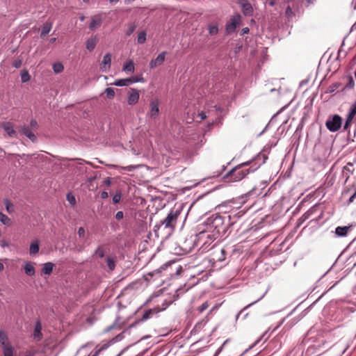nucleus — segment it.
<instances>
[{
	"mask_svg": "<svg viewBox=\"0 0 356 356\" xmlns=\"http://www.w3.org/2000/svg\"><path fill=\"white\" fill-rule=\"evenodd\" d=\"M231 223V222H227V216L213 213L200 225L201 230L199 232V237L202 239L209 238L210 241L216 240L225 234Z\"/></svg>",
	"mask_w": 356,
	"mask_h": 356,
	"instance_id": "f257e3e1",
	"label": "nucleus"
},
{
	"mask_svg": "<svg viewBox=\"0 0 356 356\" xmlns=\"http://www.w3.org/2000/svg\"><path fill=\"white\" fill-rule=\"evenodd\" d=\"M266 160V155L260 154L252 161L244 162L233 168L224 175L223 178L229 183L240 181L249 173L257 170Z\"/></svg>",
	"mask_w": 356,
	"mask_h": 356,
	"instance_id": "f03ea898",
	"label": "nucleus"
},
{
	"mask_svg": "<svg viewBox=\"0 0 356 356\" xmlns=\"http://www.w3.org/2000/svg\"><path fill=\"white\" fill-rule=\"evenodd\" d=\"M310 330L307 334L305 342L309 343L307 352L310 354L321 355L332 343V333L331 331L322 330L316 334Z\"/></svg>",
	"mask_w": 356,
	"mask_h": 356,
	"instance_id": "7ed1b4c3",
	"label": "nucleus"
},
{
	"mask_svg": "<svg viewBox=\"0 0 356 356\" xmlns=\"http://www.w3.org/2000/svg\"><path fill=\"white\" fill-rule=\"evenodd\" d=\"M180 214L181 210L171 209L167 216L154 226V232L156 236H159L160 234H171L175 229Z\"/></svg>",
	"mask_w": 356,
	"mask_h": 356,
	"instance_id": "20e7f679",
	"label": "nucleus"
},
{
	"mask_svg": "<svg viewBox=\"0 0 356 356\" xmlns=\"http://www.w3.org/2000/svg\"><path fill=\"white\" fill-rule=\"evenodd\" d=\"M135 327V324L130 325L127 329H125L122 332L120 333L114 338H113L108 343L104 344L101 348L96 350L95 353L92 356H98L99 354L104 350L108 348L111 344H113L116 342L120 341L124 337V334L128 333L130 334L131 329Z\"/></svg>",
	"mask_w": 356,
	"mask_h": 356,
	"instance_id": "39448f33",
	"label": "nucleus"
},
{
	"mask_svg": "<svg viewBox=\"0 0 356 356\" xmlns=\"http://www.w3.org/2000/svg\"><path fill=\"white\" fill-rule=\"evenodd\" d=\"M341 124L342 118L339 115L330 116L325 123L327 129L332 132L337 131L341 128Z\"/></svg>",
	"mask_w": 356,
	"mask_h": 356,
	"instance_id": "423d86ee",
	"label": "nucleus"
},
{
	"mask_svg": "<svg viewBox=\"0 0 356 356\" xmlns=\"http://www.w3.org/2000/svg\"><path fill=\"white\" fill-rule=\"evenodd\" d=\"M245 214V212L242 210L238 209H232L229 214L226 215L224 214L223 216H227V222H231V225H233L238 219H239L241 217H242Z\"/></svg>",
	"mask_w": 356,
	"mask_h": 356,
	"instance_id": "0eeeda50",
	"label": "nucleus"
},
{
	"mask_svg": "<svg viewBox=\"0 0 356 356\" xmlns=\"http://www.w3.org/2000/svg\"><path fill=\"white\" fill-rule=\"evenodd\" d=\"M160 102L158 99H153L149 103V111L148 115L152 119H156L159 114Z\"/></svg>",
	"mask_w": 356,
	"mask_h": 356,
	"instance_id": "6e6552de",
	"label": "nucleus"
},
{
	"mask_svg": "<svg viewBox=\"0 0 356 356\" xmlns=\"http://www.w3.org/2000/svg\"><path fill=\"white\" fill-rule=\"evenodd\" d=\"M238 3L241 7L244 15L252 16L253 15V8L248 0H238Z\"/></svg>",
	"mask_w": 356,
	"mask_h": 356,
	"instance_id": "1a4fd4ad",
	"label": "nucleus"
},
{
	"mask_svg": "<svg viewBox=\"0 0 356 356\" xmlns=\"http://www.w3.org/2000/svg\"><path fill=\"white\" fill-rule=\"evenodd\" d=\"M138 81H143V78L136 79L134 77H130V78L123 79H117L113 83V85H115L116 86L122 87V86H129L130 84H132L134 83H136Z\"/></svg>",
	"mask_w": 356,
	"mask_h": 356,
	"instance_id": "9d476101",
	"label": "nucleus"
},
{
	"mask_svg": "<svg viewBox=\"0 0 356 356\" xmlns=\"http://www.w3.org/2000/svg\"><path fill=\"white\" fill-rule=\"evenodd\" d=\"M138 90L135 88H130L128 93L127 102L129 105H135L139 100Z\"/></svg>",
	"mask_w": 356,
	"mask_h": 356,
	"instance_id": "9b49d317",
	"label": "nucleus"
},
{
	"mask_svg": "<svg viewBox=\"0 0 356 356\" xmlns=\"http://www.w3.org/2000/svg\"><path fill=\"white\" fill-rule=\"evenodd\" d=\"M241 22V15H234L230 23L227 24L226 26V32L227 33H231L235 31L236 26L239 24Z\"/></svg>",
	"mask_w": 356,
	"mask_h": 356,
	"instance_id": "f8f14e48",
	"label": "nucleus"
},
{
	"mask_svg": "<svg viewBox=\"0 0 356 356\" xmlns=\"http://www.w3.org/2000/svg\"><path fill=\"white\" fill-rule=\"evenodd\" d=\"M266 184L265 182H262L259 186L253 187L249 192L247 193L246 196L248 197H255L261 195L262 190L266 187Z\"/></svg>",
	"mask_w": 356,
	"mask_h": 356,
	"instance_id": "ddd939ff",
	"label": "nucleus"
},
{
	"mask_svg": "<svg viewBox=\"0 0 356 356\" xmlns=\"http://www.w3.org/2000/svg\"><path fill=\"white\" fill-rule=\"evenodd\" d=\"M165 51H162L160 53L155 59H153L150 61L149 67L151 69H154L158 66L161 65L165 60Z\"/></svg>",
	"mask_w": 356,
	"mask_h": 356,
	"instance_id": "4468645a",
	"label": "nucleus"
},
{
	"mask_svg": "<svg viewBox=\"0 0 356 356\" xmlns=\"http://www.w3.org/2000/svg\"><path fill=\"white\" fill-rule=\"evenodd\" d=\"M22 133L29 138L31 141L35 142L37 140V137L32 132L31 128L28 125H23L21 127Z\"/></svg>",
	"mask_w": 356,
	"mask_h": 356,
	"instance_id": "2eb2a0df",
	"label": "nucleus"
},
{
	"mask_svg": "<svg viewBox=\"0 0 356 356\" xmlns=\"http://www.w3.org/2000/svg\"><path fill=\"white\" fill-rule=\"evenodd\" d=\"M355 115L356 111H354L351 107H350L348 114L346 115L345 124L343 125V130L346 131L349 129Z\"/></svg>",
	"mask_w": 356,
	"mask_h": 356,
	"instance_id": "dca6fc26",
	"label": "nucleus"
},
{
	"mask_svg": "<svg viewBox=\"0 0 356 356\" xmlns=\"http://www.w3.org/2000/svg\"><path fill=\"white\" fill-rule=\"evenodd\" d=\"M353 226H343V227H337L335 229V234L339 237H344L348 235V233L352 229Z\"/></svg>",
	"mask_w": 356,
	"mask_h": 356,
	"instance_id": "f3484780",
	"label": "nucleus"
},
{
	"mask_svg": "<svg viewBox=\"0 0 356 356\" xmlns=\"http://www.w3.org/2000/svg\"><path fill=\"white\" fill-rule=\"evenodd\" d=\"M111 54L107 53L104 55L103 60L101 63V70L102 72H106L107 69L111 67Z\"/></svg>",
	"mask_w": 356,
	"mask_h": 356,
	"instance_id": "a211bd4d",
	"label": "nucleus"
},
{
	"mask_svg": "<svg viewBox=\"0 0 356 356\" xmlns=\"http://www.w3.org/2000/svg\"><path fill=\"white\" fill-rule=\"evenodd\" d=\"M2 127L10 137H11V138L17 137V133H16L15 130L14 129V127L12 124V123H10L9 122H4L2 124Z\"/></svg>",
	"mask_w": 356,
	"mask_h": 356,
	"instance_id": "6ab92c4d",
	"label": "nucleus"
},
{
	"mask_svg": "<svg viewBox=\"0 0 356 356\" xmlns=\"http://www.w3.org/2000/svg\"><path fill=\"white\" fill-rule=\"evenodd\" d=\"M225 260V250L224 249H220L219 251L216 252L213 257L209 260L210 262L213 264L217 261H224Z\"/></svg>",
	"mask_w": 356,
	"mask_h": 356,
	"instance_id": "aec40b11",
	"label": "nucleus"
},
{
	"mask_svg": "<svg viewBox=\"0 0 356 356\" xmlns=\"http://www.w3.org/2000/svg\"><path fill=\"white\" fill-rule=\"evenodd\" d=\"M33 338L37 340L40 341L42 337V325L39 321H37L35 324L34 331H33Z\"/></svg>",
	"mask_w": 356,
	"mask_h": 356,
	"instance_id": "412c9836",
	"label": "nucleus"
},
{
	"mask_svg": "<svg viewBox=\"0 0 356 356\" xmlns=\"http://www.w3.org/2000/svg\"><path fill=\"white\" fill-rule=\"evenodd\" d=\"M102 19L100 15H95L91 20L89 28L91 30H95L102 24Z\"/></svg>",
	"mask_w": 356,
	"mask_h": 356,
	"instance_id": "4be33fe9",
	"label": "nucleus"
},
{
	"mask_svg": "<svg viewBox=\"0 0 356 356\" xmlns=\"http://www.w3.org/2000/svg\"><path fill=\"white\" fill-rule=\"evenodd\" d=\"M54 264L51 262H47L43 264L42 273L44 275H49L54 269Z\"/></svg>",
	"mask_w": 356,
	"mask_h": 356,
	"instance_id": "5701e85b",
	"label": "nucleus"
},
{
	"mask_svg": "<svg viewBox=\"0 0 356 356\" xmlns=\"http://www.w3.org/2000/svg\"><path fill=\"white\" fill-rule=\"evenodd\" d=\"M52 28V23L47 22L44 24L42 26V29L40 33V37L44 38L51 31Z\"/></svg>",
	"mask_w": 356,
	"mask_h": 356,
	"instance_id": "b1692460",
	"label": "nucleus"
},
{
	"mask_svg": "<svg viewBox=\"0 0 356 356\" xmlns=\"http://www.w3.org/2000/svg\"><path fill=\"white\" fill-rule=\"evenodd\" d=\"M134 70H135V67H134V62L132 60H129L127 61L124 65V67H123V70L126 72V73H133L134 72Z\"/></svg>",
	"mask_w": 356,
	"mask_h": 356,
	"instance_id": "393cba45",
	"label": "nucleus"
},
{
	"mask_svg": "<svg viewBox=\"0 0 356 356\" xmlns=\"http://www.w3.org/2000/svg\"><path fill=\"white\" fill-rule=\"evenodd\" d=\"M152 314V309H147L146 310L144 314H143V316L140 319L136 321L133 324H135V326L141 322H143L145 321H147V319L150 318Z\"/></svg>",
	"mask_w": 356,
	"mask_h": 356,
	"instance_id": "a878e982",
	"label": "nucleus"
},
{
	"mask_svg": "<svg viewBox=\"0 0 356 356\" xmlns=\"http://www.w3.org/2000/svg\"><path fill=\"white\" fill-rule=\"evenodd\" d=\"M105 256V250L102 245H99L95 250L92 257L97 258H103Z\"/></svg>",
	"mask_w": 356,
	"mask_h": 356,
	"instance_id": "bb28decb",
	"label": "nucleus"
},
{
	"mask_svg": "<svg viewBox=\"0 0 356 356\" xmlns=\"http://www.w3.org/2000/svg\"><path fill=\"white\" fill-rule=\"evenodd\" d=\"M24 271L26 275L33 276L35 275V268L31 262H27L24 265Z\"/></svg>",
	"mask_w": 356,
	"mask_h": 356,
	"instance_id": "cd10ccee",
	"label": "nucleus"
},
{
	"mask_svg": "<svg viewBox=\"0 0 356 356\" xmlns=\"http://www.w3.org/2000/svg\"><path fill=\"white\" fill-rule=\"evenodd\" d=\"M39 242L35 241L31 243L29 248L30 254H35L39 252Z\"/></svg>",
	"mask_w": 356,
	"mask_h": 356,
	"instance_id": "c85d7f7f",
	"label": "nucleus"
},
{
	"mask_svg": "<svg viewBox=\"0 0 356 356\" xmlns=\"http://www.w3.org/2000/svg\"><path fill=\"white\" fill-rule=\"evenodd\" d=\"M197 240L200 243H202V246L207 249L215 240H211L209 238H205L204 239L200 238L199 237V233L197 234Z\"/></svg>",
	"mask_w": 356,
	"mask_h": 356,
	"instance_id": "c756f323",
	"label": "nucleus"
},
{
	"mask_svg": "<svg viewBox=\"0 0 356 356\" xmlns=\"http://www.w3.org/2000/svg\"><path fill=\"white\" fill-rule=\"evenodd\" d=\"M97 44V40L95 38H91L88 39L86 42V48L88 51H92Z\"/></svg>",
	"mask_w": 356,
	"mask_h": 356,
	"instance_id": "7c9ffc66",
	"label": "nucleus"
},
{
	"mask_svg": "<svg viewBox=\"0 0 356 356\" xmlns=\"http://www.w3.org/2000/svg\"><path fill=\"white\" fill-rule=\"evenodd\" d=\"M106 261L109 270H114L115 268V261L114 259L111 257H107L106 258Z\"/></svg>",
	"mask_w": 356,
	"mask_h": 356,
	"instance_id": "2f4dec72",
	"label": "nucleus"
},
{
	"mask_svg": "<svg viewBox=\"0 0 356 356\" xmlns=\"http://www.w3.org/2000/svg\"><path fill=\"white\" fill-rule=\"evenodd\" d=\"M208 31L210 35H216L218 33V26L217 24H211L208 26Z\"/></svg>",
	"mask_w": 356,
	"mask_h": 356,
	"instance_id": "473e14b6",
	"label": "nucleus"
},
{
	"mask_svg": "<svg viewBox=\"0 0 356 356\" xmlns=\"http://www.w3.org/2000/svg\"><path fill=\"white\" fill-rule=\"evenodd\" d=\"M354 86H355V81L353 80V76H349L348 77V83H346V85L343 87V90H350V89H353L354 88Z\"/></svg>",
	"mask_w": 356,
	"mask_h": 356,
	"instance_id": "72a5a7b5",
	"label": "nucleus"
},
{
	"mask_svg": "<svg viewBox=\"0 0 356 356\" xmlns=\"http://www.w3.org/2000/svg\"><path fill=\"white\" fill-rule=\"evenodd\" d=\"M4 356H13V349L10 345H7L3 347Z\"/></svg>",
	"mask_w": 356,
	"mask_h": 356,
	"instance_id": "f704fd0d",
	"label": "nucleus"
},
{
	"mask_svg": "<svg viewBox=\"0 0 356 356\" xmlns=\"http://www.w3.org/2000/svg\"><path fill=\"white\" fill-rule=\"evenodd\" d=\"M0 222L5 225H10V219L1 212H0Z\"/></svg>",
	"mask_w": 356,
	"mask_h": 356,
	"instance_id": "c9c22d12",
	"label": "nucleus"
},
{
	"mask_svg": "<svg viewBox=\"0 0 356 356\" xmlns=\"http://www.w3.org/2000/svg\"><path fill=\"white\" fill-rule=\"evenodd\" d=\"M146 41V32L143 31L138 33L137 42L138 44H143Z\"/></svg>",
	"mask_w": 356,
	"mask_h": 356,
	"instance_id": "e433bc0d",
	"label": "nucleus"
},
{
	"mask_svg": "<svg viewBox=\"0 0 356 356\" xmlns=\"http://www.w3.org/2000/svg\"><path fill=\"white\" fill-rule=\"evenodd\" d=\"M268 334V331L265 332L257 340L254 341V343L250 347V348H253L257 346L261 341L264 340L266 341L267 339L269 337V335L266 337Z\"/></svg>",
	"mask_w": 356,
	"mask_h": 356,
	"instance_id": "4c0bfd02",
	"label": "nucleus"
},
{
	"mask_svg": "<svg viewBox=\"0 0 356 356\" xmlns=\"http://www.w3.org/2000/svg\"><path fill=\"white\" fill-rule=\"evenodd\" d=\"M316 209L315 207L310 208L307 211H306L302 216L303 220L308 219L316 211Z\"/></svg>",
	"mask_w": 356,
	"mask_h": 356,
	"instance_id": "58836bf2",
	"label": "nucleus"
},
{
	"mask_svg": "<svg viewBox=\"0 0 356 356\" xmlns=\"http://www.w3.org/2000/svg\"><path fill=\"white\" fill-rule=\"evenodd\" d=\"M63 65L60 63H54L53 65V70L55 73H60L61 72H63Z\"/></svg>",
	"mask_w": 356,
	"mask_h": 356,
	"instance_id": "ea45409f",
	"label": "nucleus"
},
{
	"mask_svg": "<svg viewBox=\"0 0 356 356\" xmlns=\"http://www.w3.org/2000/svg\"><path fill=\"white\" fill-rule=\"evenodd\" d=\"M7 339L6 334L4 332L0 331V344H1L3 347L8 345L6 343Z\"/></svg>",
	"mask_w": 356,
	"mask_h": 356,
	"instance_id": "a19ab883",
	"label": "nucleus"
},
{
	"mask_svg": "<svg viewBox=\"0 0 356 356\" xmlns=\"http://www.w3.org/2000/svg\"><path fill=\"white\" fill-rule=\"evenodd\" d=\"M121 198H122V193L120 191H118L113 196V202L114 204H118L120 202Z\"/></svg>",
	"mask_w": 356,
	"mask_h": 356,
	"instance_id": "79ce46f5",
	"label": "nucleus"
},
{
	"mask_svg": "<svg viewBox=\"0 0 356 356\" xmlns=\"http://www.w3.org/2000/svg\"><path fill=\"white\" fill-rule=\"evenodd\" d=\"M105 93L106 95V97L108 99H113L115 96V91L114 89L112 88H107L105 90Z\"/></svg>",
	"mask_w": 356,
	"mask_h": 356,
	"instance_id": "37998d69",
	"label": "nucleus"
},
{
	"mask_svg": "<svg viewBox=\"0 0 356 356\" xmlns=\"http://www.w3.org/2000/svg\"><path fill=\"white\" fill-rule=\"evenodd\" d=\"M209 307V304L208 301L204 302L202 303L200 307L197 308V310L199 312V313L202 314L203 313L208 307Z\"/></svg>",
	"mask_w": 356,
	"mask_h": 356,
	"instance_id": "c03bdc74",
	"label": "nucleus"
},
{
	"mask_svg": "<svg viewBox=\"0 0 356 356\" xmlns=\"http://www.w3.org/2000/svg\"><path fill=\"white\" fill-rule=\"evenodd\" d=\"M31 79V76L27 71L24 72L21 74V80L22 83L28 82Z\"/></svg>",
	"mask_w": 356,
	"mask_h": 356,
	"instance_id": "a18cd8bd",
	"label": "nucleus"
},
{
	"mask_svg": "<svg viewBox=\"0 0 356 356\" xmlns=\"http://www.w3.org/2000/svg\"><path fill=\"white\" fill-rule=\"evenodd\" d=\"M136 26L134 24H130L126 32L127 35H131L136 30Z\"/></svg>",
	"mask_w": 356,
	"mask_h": 356,
	"instance_id": "49530a36",
	"label": "nucleus"
},
{
	"mask_svg": "<svg viewBox=\"0 0 356 356\" xmlns=\"http://www.w3.org/2000/svg\"><path fill=\"white\" fill-rule=\"evenodd\" d=\"M285 15L288 18H291L294 15V13L290 6H288L285 11Z\"/></svg>",
	"mask_w": 356,
	"mask_h": 356,
	"instance_id": "de8ad7c7",
	"label": "nucleus"
},
{
	"mask_svg": "<svg viewBox=\"0 0 356 356\" xmlns=\"http://www.w3.org/2000/svg\"><path fill=\"white\" fill-rule=\"evenodd\" d=\"M67 200L72 205H74L76 204L75 197L70 193L67 195Z\"/></svg>",
	"mask_w": 356,
	"mask_h": 356,
	"instance_id": "09e8293b",
	"label": "nucleus"
},
{
	"mask_svg": "<svg viewBox=\"0 0 356 356\" xmlns=\"http://www.w3.org/2000/svg\"><path fill=\"white\" fill-rule=\"evenodd\" d=\"M31 129H37L38 125V122L37 121L35 120V119H32L30 122V126H29Z\"/></svg>",
	"mask_w": 356,
	"mask_h": 356,
	"instance_id": "8fccbe9b",
	"label": "nucleus"
},
{
	"mask_svg": "<svg viewBox=\"0 0 356 356\" xmlns=\"http://www.w3.org/2000/svg\"><path fill=\"white\" fill-rule=\"evenodd\" d=\"M222 305V303H218V304H216L215 305H213L211 309L209 310V314H211L214 312H216V310L218 309V308L220 307V305Z\"/></svg>",
	"mask_w": 356,
	"mask_h": 356,
	"instance_id": "3c124183",
	"label": "nucleus"
},
{
	"mask_svg": "<svg viewBox=\"0 0 356 356\" xmlns=\"http://www.w3.org/2000/svg\"><path fill=\"white\" fill-rule=\"evenodd\" d=\"M85 229L82 227H79V229H78V234L79 236V237H84L85 236Z\"/></svg>",
	"mask_w": 356,
	"mask_h": 356,
	"instance_id": "603ef678",
	"label": "nucleus"
},
{
	"mask_svg": "<svg viewBox=\"0 0 356 356\" xmlns=\"http://www.w3.org/2000/svg\"><path fill=\"white\" fill-rule=\"evenodd\" d=\"M124 217V213L122 211H118L116 213H115V218L116 220H120L121 219H122Z\"/></svg>",
	"mask_w": 356,
	"mask_h": 356,
	"instance_id": "864d4df0",
	"label": "nucleus"
},
{
	"mask_svg": "<svg viewBox=\"0 0 356 356\" xmlns=\"http://www.w3.org/2000/svg\"><path fill=\"white\" fill-rule=\"evenodd\" d=\"M13 66L15 67V68H19L22 65V60H16L14 61L13 63Z\"/></svg>",
	"mask_w": 356,
	"mask_h": 356,
	"instance_id": "5fc2aeb1",
	"label": "nucleus"
},
{
	"mask_svg": "<svg viewBox=\"0 0 356 356\" xmlns=\"http://www.w3.org/2000/svg\"><path fill=\"white\" fill-rule=\"evenodd\" d=\"M0 245L1 248H4L9 246V243L5 240H1L0 241Z\"/></svg>",
	"mask_w": 356,
	"mask_h": 356,
	"instance_id": "6e6d98bb",
	"label": "nucleus"
},
{
	"mask_svg": "<svg viewBox=\"0 0 356 356\" xmlns=\"http://www.w3.org/2000/svg\"><path fill=\"white\" fill-rule=\"evenodd\" d=\"M100 197L102 199H106L108 197V193L106 191H102L100 193Z\"/></svg>",
	"mask_w": 356,
	"mask_h": 356,
	"instance_id": "4d7b16f0",
	"label": "nucleus"
},
{
	"mask_svg": "<svg viewBox=\"0 0 356 356\" xmlns=\"http://www.w3.org/2000/svg\"><path fill=\"white\" fill-rule=\"evenodd\" d=\"M249 31H250V29L248 27L243 28L241 30V35H243L247 34L249 33Z\"/></svg>",
	"mask_w": 356,
	"mask_h": 356,
	"instance_id": "13d9d810",
	"label": "nucleus"
},
{
	"mask_svg": "<svg viewBox=\"0 0 356 356\" xmlns=\"http://www.w3.org/2000/svg\"><path fill=\"white\" fill-rule=\"evenodd\" d=\"M104 184H106V186H110L111 184V178L110 177H107L104 179Z\"/></svg>",
	"mask_w": 356,
	"mask_h": 356,
	"instance_id": "bf43d9fd",
	"label": "nucleus"
},
{
	"mask_svg": "<svg viewBox=\"0 0 356 356\" xmlns=\"http://www.w3.org/2000/svg\"><path fill=\"white\" fill-rule=\"evenodd\" d=\"M116 323H117L115 322V323H113V325H111V326H109L108 327H107V328L106 329V330H105V331L107 332H109V331H111V330H113V329L114 328V327L115 326Z\"/></svg>",
	"mask_w": 356,
	"mask_h": 356,
	"instance_id": "052dcab7",
	"label": "nucleus"
},
{
	"mask_svg": "<svg viewBox=\"0 0 356 356\" xmlns=\"http://www.w3.org/2000/svg\"><path fill=\"white\" fill-rule=\"evenodd\" d=\"M199 116L201 120H204L207 118L206 113L204 112H201L200 113H199Z\"/></svg>",
	"mask_w": 356,
	"mask_h": 356,
	"instance_id": "680f3d73",
	"label": "nucleus"
},
{
	"mask_svg": "<svg viewBox=\"0 0 356 356\" xmlns=\"http://www.w3.org/2000/svg\"><path fill=\"white\" fill-rule=\"evenodd\" d=\"M135 166L134 165H128L127 167L124 168L125 170H127V171H132L134 169H135Z\"/></svg>",
	"mask_w": 356,
	"mask_h": 356,
	"instance_id": "e2e57ef3",
	"label": "nucleus"
},
{
	"mask_svg": "<svg viewBox=\"0 0 356 356\" xmlns=\"http://www.w3.org/2000/svg\"><path fill=\"white\" fill-rule=\"evenodd\" d=\"M346 172H350V170L349 169L348 165L343 167V175H345Z\"/></svg>",
	"mask_w": 356,
	"mask_h": 356,
	"instance_id": "0e129e2a",
	"label": "nucleus"
},
{
	"mask_svg": "<svg viewBox=\"0 0 356 356\" xmlns=\"http://www.w3.org/2000/svg\"><path fill=\"white\" fill-rule=\"evenodd\" d=\"M350 107H351L354 111H356V102H355L354 104H353L350 106Z\"/></svg>",
	"mask_w": 356,
	"mask_h": 356,
	"instance_id": "69168bd1",
	"label": "nucleus"
},
{
	"mask_svg": "<svg viewBox=\"0 0 356 356\" xmlns=\"http://www.w3.org/2000/svg\"><path fill=\"white\" fill-rule=\"evenodd\" d=\"M349 177H350V175L348 174H346V179H345L344 184H346L348 181Z\"/></svg>",
	"mask_w": 356,
	"mask_h": 356,
	"instance_id": "338daca9",
	"label": "nucleus"
},
{
	"mask_svg": "<svg viewBox=\"0 0 356 356\" xmlns=\"http://www.w3.org/2000/svg\"><path fill=\"white\" fill-rule=\"evenodd\" d=\"M3 268H4L3 264L1 262H0V272L3 270Z\"/></svg>",
	"mask_w": 356,
	"mask_h": 356,
	"instance_id": "774afa93",
	"label": "nucleus"
}]
</instances>
